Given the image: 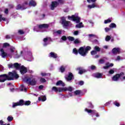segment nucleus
Here are the masks:
<instances>
[{
	"label": "nucleus",
	"instance_id": "obj_1",
	"mask_svg": "<svg viewBox=\"0 0 125 125\" xmlns=\"http://www.w3.org/2000/svg\"><path fill=\"white\" fill-rule=\"evenodd\" d=\"M19 78V75L17 74L16 71L13 72H9L8 75L6 74H3L0 75V83H4L5 81H13L14 79L17 80Z\"/></svg>",
	"mask_w": 125,
	"mask_h": 125
},
{
	"label": "nucleus",
	"instance_id": "obj_2",
	"mask_svg": "<svg viewBox=\"0 0 125 125\" xmlns=\"http://www.w3.org/2000/svg\"><path fill=\"white\" fill-rule=\"evenodd\" d=\"M91 49V47L89 46H87L84 48V47H81L79 48V49L77 50V48H74L73 49V53L74 54H75V55H78L79 53L82 56H86V54L88 53V51Z\"/></svg>",
	"mask_w": 125,
	"mask_h": 125
},
{
	"label": "nucleus",
	"instance_id": "obj_3",
	"mask_svg": "<svg viewBox=\"0 0 125 125\" xmlns=\"http://www.w3.org/2000/svg\"><path fill=\"white\" fill-rule=\"evenodd\" d=\"M25 105V106H29V105H31V101H24L23 100H20L17 103H14L13 104V108H15V107L17 106H23Z\"/></svg>",
	"mask_w": 125,
	"mask_h": 125
},
{
	"label": "nucleus",
	"instance_id": "obj_4",
	"mask_svg": "<svg viewBox=\"0 0 125 125\" xmlns=\"http://www.w3.org/2000/svg\"><path fill=\"white\" fill-rule=\"evenodd\" d=\"M24 81L29 85H36L37 84V81L36 78H32V77H26L24 78Z\"/></svg>",
	"mask_w": 125,
	"mask_h": 125
},
{
	"label": "nucleus",
	"instance_id": "obj_5",
	"mask_svg": "<svg viewBox=\"0 0 125 125\" xmlns=\"http://www.w3.org/2000/svg\"><path fill=\"white\" fill-rule=\"evenodd\" d=\"M67 18L68 20H71L74 22H76V23H80L81 22V18L78 16H76L74 15H72L71 16H67Z\"/></svg>",
	"mask_w": 125,
	"mask_h": 125
},
{
	"label": "nucleus",
	"instance_id": "obj_6",
	"mask_svg": "<svg viewBox=\"0 0 125 125\" xmlns=\"http://www.w3.org/2000/svg\"><path fill=\"white\" fill-rule=\"evenodd\" d=\"M61 20L62 21L61 24H62V26L64 28H65L66 27H68V26L70 24V21H66V18H65V17H62L61 18Z\"/></svg>",
	"mask_w": 125,
	"mask_h": 125
},
{
	"label": "nucleus",
	"instance_id": "obj_7",
	"mask_svg": "<svg viewBox=\"0 0 125 125\" xmlns=\"http://www.w3.org/2000/svg\"><path fill=\"white\" fill-rule=\"evenodd\" d=\"M122 76H125V73L124 72H121L120 74H116L112 77V81L114 82H117L119 81V79H121Z\"/></svg>",
	"mask_w": 125,
	"mask_h": 125
},
{
	"label": "nucleus",
	"instance_id": "obj_8",
	"mask_svg": "<svg viewBox=\"0 0 125 125\" xmlns=\"http://www.w3.org/2000/svg\"><path fill=\"white\" fill-rule=\"evenodd\" d=\"M85 111L86 112H87L88 114H91L92 115H95L97 118L99 117V113H98L97 111H96V110H93L92 109H88L87 108H85Z\"/></svg>",
	"mask_w": 125,
	"mask_h": 125
},
{
	"label": "nucleus",
	"instance_id": "obj_9",
	"mask_svg": "<svg viewBox=\"0 0 125 125\" xmlns=\"http://www.w3.org/2000/svg\"><path fill=\"white\" fill-rule=\"evenodd\" d=\"M59 5V2L57 1H52L51 4V10H54V9L56 8V7H57Z\"/></svg>",
	"mask_w": 125,
	"mask_h": 125
},
{
	"label": "nucleus",
	"instance_id": "obj_10",
	"mask_svg": "<svg viewBox=\"0 0 125 125\" xmlns=\"http://www.w3.org/2000/svg\"><path fill=\"white\" fill-rule=\"evenodd\" d=\"M20 71L21 75H24V74H26L27 72V68L24 66V65H21L20 68Z\"/></svg>",
	"mask_w": 125,
	"mask_h": 125
},
{
	"label": "nucleus",
	"instance_id": "obj_11",
	"mask_svg": "<svg viewBox=\"0 0 125 125\" xmlns=\"http://www.w3.org/2000/svg\"><path fill=\"white\" fill-rule=\"evenodd\" d=\"M76 71H79L78 74L80 75H83V74L85 73L86 70L85 69L83 68L82 67H79L76 68Z\"/></svg>",
	"mask_w": 125,
	"mask_h": 125
},
{
	"label": "nucleus",
	"instance_id": "obj_12",
	"mask_svg": "<svg viewBox=\"0 0 125 125\" xmlns=\"http://www.w3.org/2000/svg\"><path fill=\"white\" fill-rule=\"evenodd\" d=\"M39 29H48L49 25L45 23L40 24L38 25Z\"/></svg>",
	"mask_w": 125,
	"mask_h": 125
},
{
	"label": "nucleus",
	"instance_id": "obj_13",
	"mask_svg": "<svg viewBox=\"0 0 125 125\" xmlns=\"http://www.w3.org/2000/svg\"><path fill=\"white\" fill-rule=\"evenodd\" d=\"M26 8H27V7H25V6H24V4L21 5L20 4H19L17 5V7H16V9L17 10H24V9H26Z\"/></svg>",
	"mask_w": 125,
	"mask_h": 125
},
{
	"label": "nucleus",
	"instance_id": "obj_14",
	"mask_svg": "<svg viewBox=\"0 0 125 125\" xmlns=\"http://www.w3.org/2000/svg\"><path fill=\"white\" fill-rule=\"evenodd\" d=\"M65 79L66 81H67V82H70V81H72L73 79H74V75H73V73H72L71 72H68V75L67 77H66Z\"/></svg>",
	"mask_w": 125,
	"mask_h": 125
},
{
	"label": "nucleus",
	"instance_id": "obj_15",
	"mask_svg": "<svg viewBox=\"0 0 125 125\" xmlns=\"http://www.w3.org/2000/svg\"><path fill=\"white\" fill-rule=\"evenodd\" d=\"M49 57H51V58H54V59H56V58H58V55H57V54L53 52H51L49 53Z\"/></svg>",
	"mask_w": 125,
	"mask_h": 125
},
{
	"label": "nucleus",
	"instance_id": "obj_16",
	"mask_svg": "<svg viewBox=\"0 0 125 125\" xmlns=\"http://www.w3.org/2000/svg\"><path fill=\"white\" fill-rule=\"evenodd\" d=\"M0 51L1 52V56L2 58H5L7 56V53L4 52V50L3 48H1L0 49Z\"/></svg>",
	"mask_w": 125,
	"mask_h": 125
},
{
	"label": "nucleus",
	"instance_id": "obj_17",
	"mask_svg": "<svg viewBox=\"0 0 125 125\" xmlns=\"http://www.w3.org/2000/svg\"><path fill=\"white\" fill-rule=\"evenodd\" d=\"M112 52L113 54H117V53H120V48H114L112 50Z\"/></svg>",
	"mask_w": 125,
	"mask_h": 125
},
{
	"label": "nucleus",
	"instance_id": "obj_18",
	"mask_svg": "<svg viewBox=\"0 0 125 125\" xmlns=\"http://www.w3.org/2000/svg\"><path fill=\"white\" fill-rule=\"evenodd\" d=\"M106 66H104L103 67L104 69H108V68H110V67H113L114 66V63H110L109 62L106 63L105 64Z\"/></svg>",
	"mask_w": 125,
	"mask_h": 125
},
{
	"label": "nucleus",
	"instance_id": "obj_19",
	"mask_svg": "<svg viewBox=\"0 0 125 125\" xmlns=\"http://www.w3.org/2000/svg\"><path fill=\"white\" fill-rule=\"evenodd\" d=\"M56 85H62V86H65V83H64L63 81L60 80L56 83Z\"/></svg>",
	"mask_w": 125,
	"mask_h": 125
},
{
	"label": "nucleus",
	"instance_id": "obj_20",
	"mask_svg": "<svg viewBox=\"0 0 125 125\" xmlns=\"http://www.w3.org/2000/svg\"><path fill=\"white\" fill-rule=\"evenodd\" d=\"M14 68H15L16 70H20L21 68V66L18 62H16L14 63Z\"/></svg>",
	"mask_w": 125,
	"mask_h": 125
},
{
	"label": "nucleus",
	"instance_id": "obj_21",
	"mask_svg": "<svg viewBox=\"0 0 125 125\" xmlns=\"http://www.w3.org/2000/svg\"><path fill=\"white\" fill-rule=\"evenodd\" d=\"M29 5L31 6H36L37 5V2L34 0H31L29 3Z\"/></svg>",
	"mask_w": 125,
	"mask_h": 125
},
{
	"label": "nucleus",
	"instance_id": "obj_22",
	"mask_svg": "<svg viewBox=\"0 0 125 125\" xmlns=\"http://www.w3.org/2000/svg\"><path fill=\"white\" fill-rule=\"evenodd\" d=\"M102 73H97L95 74V78H97V79H101V78H102Z\"/></svg>",
	"mask_w": 125,
	"mask_h": 125
},
{
	"label": "nucleus",
	"instance_id": "obj_23",
	"mask_svg": "<svg viewBox=\"0 0 125 125\" xmlns=\"http://www.w3.org/2000/svg\"><path fill=\"white\" fill-rule=\"evenodd\" d=\"M39 101H42V102H44L46 100V97L45 96H43L42 99V97H39L38 98Z\"/></svg>",
	"mask_w": 125,
	"mask_h": 125
},
{
	"label": "nucleus",
	"instance_id": "obj_24",
	"mask_svg": "<svg viewBox=\"0 0 125 125\" xmlns=\"http://www.w3.org/2000/svg\"><path fill=\"white\" fill-rule=\"evenodd\" d=\"M68 90V89L67 87H59V92H62L63 91H67Z\"/></svg>",
	"mask_w": 125,
	"mask_h": 125
},
{
	"label": "nucleus",
	"instance_id": "obj_25",
	"mask_svg": "<svg viewBox=\"0 0 125 125\" xmlns=\"http://www.w3.org/2000/svg\"><path fill=\"white\" fill-rule=\"evenodd\" d=\"M94 49L95 51H96L97 52H99L101 50V48L99 47V46L96 45L94 47Z\"/></svg>",
	"mask_w": 125,
	"mask_h": 125
},
{
	"label": "nucleus",
	"instance_id": "obj_26",
	"mask_svg": "<svg viewBox=\"0 0 125 125\" xmlns=\"http://www.w3.org/2000/svg\"><path fill=\"white\" fill-rule=\"evenodd\" d=\"M52 90H53L55 92H59V87L57 88V87L53 86L52 88Z\"/></svg>",
	"mask_w": 125,
	"mask_h": 125
},
{
	"label": "nucleus",
	"instance_id": "obj_27",
	"mask_svg": "<svg viewBox=\"0 0 125 125\" xmlns=\"http://www.w3.org/2000/svg\"><path fill=\"white\" fill-rule=\"evenodd\" d=\"M109 28H117V25H116L114 23H111L109 25Z\"/></svg>",
	"mask_w": 125,
	"mask_h": 125
},
{
	"label": "nucleus",
	"instance_id": "obj_28",
	"mask_svg": "<svg viewBox=\"0 0 125 125\" xmlns=\"http://www.w3.org/2000/svg\"><path fill=\"white\" fill-rule=\"evenodd\" d=\"M60 71L61 73H64L65 72V67L63 66H61L60 68Z\"/></svg>",
	"mask_w": 125,
	"mask_h": 125
},
{
	"label": "nucleus",
	"instance_id": "obj_29",
	"mask_svg": "<svg viewBox=\"0 0 125 125\" xmlns=\"http://www.w3.org/2000/svg\"><path fill=\"white\" fill-rule=\"evenodd\" d=\"M67 39L70 42H74V41H75V38H74V37H73L72 36H68V37H67Z\"/></svg>",
	"mask_w": 125,
	"mask_h": 125
},
{
	"label": "nucleus",
	"instance_id": "obj_30",
	"mask_svg": "<svg viewBox=\"0 0 125 125\" xmlns=\"http://www.w3.org/2000/svg\"><path fill=\"white\" fill-rule=\"evenodd\" d=\"M95 6H96V5L94 3L92 4V5H88V8H90V9L94 8V7H95Z\"/></svg>",
	"mask_w": 125,
	"mask_h": 125
},
{
	"label": "nucleus",
	"instance_id": "obj_31",
	"mask_svg": "<svg viewBox=\"0 0 125 125\" xmlns=\"http://www.w3.org/2000/svg\"><path fill=\"white\" fill-rule=\"evenodd\" d=\"M113 104H114V105H115V106H116V107H120V106H121L120 103H118L117 101H115L113 103Z\"/></svg>",
	"mask_w": 125,
	"mask_h": 125
},
{
	"label": "nucleus",
	"instance_id": "obj_32",
	"mask_svg": "<svg viewBox=\"0 0 125 125\" xmlns=\"http://www.w3.org/2000/svg\"><path fill=\"white\" fill-rule=\"evenodd\" d=\"M7 46H10V44L7 42H5L3 44V48L7 47Z\"/></svg>",
	"mask_w": 125,
	"mask_h": 125
},
{
	"label": "nucleus",
	"instance_id": "obj_33",
	"mask_svg": "<svg viewBox=\"0 0 125 125\" xmlns=\"http://www.w3.org/2000/svg\"><path fill=\"white\" fill-rule=\"evenodd\" d=\"M81 42L79 40V39H76L74 41V43L75 44H78V43H80Z\"/></svg>",
	"mask_w": 125,
	"mask_h": 125
},
{
	"label": "nucleus",
	"instance_id": "obj_34",
	"mask_svg": "<svg viewBox=\"0 0 125 125\" xmlns=\"http://www.w3.org/2000/svg\"><path fill=\"white\" fill-rule=\"evenodd\" d=\"M89 106H88V108H89L90 109H93V105H92V104L91 102L88 103Z\"/></svg>",
	"mask_w": 125,
	"mask_h": 125
},
{
	"label": "nucleus",
	"instance_id": "obj_35",
	"mask_svg": "<svg viewBox=\"0 0 125 125\" xmlns=\"http://www.w3.org/2000/svg\"><path fill=\"white\" fill-rule=\"evenodd\" d=\"M54 34H58V35H61L62 34V30H59L57 31H55L54 32Z\"/></svg>",
	"mask_w": 125,
	"mask_h": 125
},
{
	"label": "nucleus",
	"instance_id": "obj_36",
	"mask_svg": "<svg viewBox=\"0 0 125 125\" xmlns=\"http://www.w3.org/2000/svg\"><path fill=\"white\" fill-rule=\"evenodd\" d=\"M7 120L8 122H11V121H13V117L8 116L7 118Z\"/></svg>",
	"mask_w": 125,
	"mask_h": 125
},
{
	"label": "nucleus",
	"instance_id": "obj_37",
	"mask_svg": "<svg viewBox=\"0 0 125 125\" xmlns=\"http://www.w3.org/2000/svg\"><path fill=\"white\" fill-rule=\"evenodd\" d=\"M111 22H112V20L108 19L104 21V24H108V23H111Z\"/></svg>",
	"mask_w": 125,
	"mask_h": 125
},
{
	"label": "nucleus",
	"instance_id": "obj_38",
	"mask_svg": "<svg viewBox=\"0 0 125 125\" xmlns=\"http://www.w3.org/2000/svg\"><path fill=\"white\" fill-rule=\"evenodd\" d=\"M111 40V37L109 35L106 36L105 38L106 42H109Z\"/></svg>",
	"mask_w": 125,
	"mask_h": 125
},
{
	"label": "nucleus",
	"instance_id": "obj_39",
	"mask_svg": "<svg viewBox=\"0 0 125 125\" xmlns=\"http://www.w3.org/2000/svg\"><path fill=\"white\" fill-rule=\"evenodd\" d=\"M81 93V90H76L75 91H74V94L75 95H79V94H80Z\"/></svg>",
	"mask_w": 125,
	"mask_h": 125
},
{
	"label": "nucleus",
	"instance_id": "obj_40",
	"mask_svg": "<svg viewBox=\"0 0 125 125\" xmlns=\"http://www.w3.org/2000/svg\"><path fill=\"white\" fill-rule=\"evenodd\" d=\"M58 2H59V3H60V4H63L64 3V2H65V0H58Z\"/></svg>",
	"mask_w": 125,
	"mask_h": 125
},
{
	"label": "nucleus",
	"instance_id": "obj_41",
	"mask_svg": "<svg viewBox=\"0 0 125 125\" xmlns=\"http://www.w3.org/2000/svg\"><path fill=\"white\" fill-rule=\"evenodd\" d=\"M91 55H95L96 54H97V52L95 50H92L91 51Z\"/></svg>",
	"mask_w": 125,
	"mask_h": 125
},
{
	"label": "nucleus",
	"instance_id": "obj_42",
	"mask_svg": "<svg viewBox=\"0 0 125 125\" xmlns=\"http://www.w3.org/2000/svg\"><path fill=\"white\" fill-rule=\"evenodd\" d=\"M114 73H115V71L113 69H110L108 71V74H109V75H113V74H114Z\"/></svg>",
	"mask_w": 125,
	"mask_h": 125
},
{
	"label": "nucleus",
	"instance_id": "obj_43",
	"mask_svg": "<svg viewBox=\"0 0 125 125\" xmlns=\"http://www.w3.org/2000/svg\"><path fill=\"white\" fill-rule=\"evenodd\" d=\"M18 33L20 34V35H24V34H25V32H24V31L22 30H19L18 31Z\"/></svg>",
	"mask_w": 125,
	"mask_h": 125
},
{
	"label": "nucleus",
	"instance_id": "obj_44",
	"mask_svg": "<svg viewBox=\"0 0 125 125\" xmlns=\"http://www.w3.org/2000/svg\"><path fill=\"white\" fill-rule=\"evenodd\" d=\"M40 82L41 83H46V80L44 78H41Z\"/></svg>",
	"mask_w": 125,
	"mask_h": 125
},
{
	"label": "nucleus",
	"instance_id": "obj_45",
	"mask_svg": "<svg viewBox=\"0 0 125 125\" xmlns=\"http://www.w3.org/2000/svg\"><path fill=\"white\" fill-rule=\"evenodd\" d=\"M76 28H79V29H81V28H83V25H81V24H76Z\"/></svg>",
	"mask_w": 125,
	"mask_h": 125
},
{
	"label": "nucleus",
	"instance_id": "obj_46",
	"mask_svg": "<svg viewBox=\"0 0 125 125\" xmlns=\"http://www.w3.org/2000/svg\"><path fill=\"white\" fill-rule=\"evenodd\" d=\"M62 41H67V37H66V36H63L62 37Z\"/></svg>",
	"mask_w": 125,
	"mask_h": 125
},
{
	"label": "nucleus",
	"instance_id": "obj_47",
	"mask_svg": "<svg viewBox=\"0 0 125 125\" xmlns=\"http://www.w3.org/2000/svg\"><path fill=\"white\" fill-rule=\"evenodd\" d=\"M8 67L9 69H11V68H14V64L12 63L8 64Z\"/></svg>",
	"mask_w": 125,
	"mask_h": 125
},
{
	"label": "nucleus",
	"instance_id": "obj_48",
	"mask_svg": "<svg viewBox=\"0 0 125 125\" xmlns=\"http://www.w3.org/2000/svg\"><path fill=\"white\" fill-rule=\"evenodd\" d=\"M87 2L88 3H90V2H95L96 1V0H87Z\"/></svg>",
	"mask_w": 125,
	"mask_h": 125
},
{
	"label": "nucleus",
	"instance_id": "obj_49",
	"mask_svg": "<svg viewBox=\"0 0 125 125\" xmlns=\"http://www.w3.org/2000/svg\"><path fill=\"white\" fill-rule=\"evenodd\" d=\"M83 83H84V82H83V81H81L79 83V84L80 85H83Z\"/></svg>",
	"mask_w": 125,
	"mask_h": 125
},
{
	"label": "nucleus",
	"instance_id": "obj_50",
	"mask_svg": "<svg viewBox=\"0 0 125 125\" xmlns=\"http://www.w3.org/2000/svg\"><path fill=\"white\" fill-rule=\"evenodd\" d=\"M67 90L68 91H73V88H72V87H68V88H67Z\"/></svg>",
	"mask_w": 125,
	"mask_h": 125
},
{
	"label": "nucleus",
	"instance_id": "obj_51",
	"mask_svg": "<svg viewBox=\"0 0 125 125\" xmlns=\"http://www.w3.org/2000/svg\"><path fill=\"white\" fill-rule=\"evenodd\" d=\"M9 8L11 9V8H13L14 7V5H13V4H10L8 5Z\"/></svg>",
	"mask_w": 125,
	"mask_h": 125
},
{
	"label": "nucleus",
	"instance_id": "obj_52",
	"mask_svg": "<svg viewBox=\"0 0 125 125\" xmlns=\"http://www.w3.org/2000/svg\"><path fill=\"white\" fill-rule=\"evenodd\" d=\"M74 35H75V36H78V35H79V31H75L74 32Z\"/></svg>",
	"mask_w": 125,
	"mask_h": 125
},
{
	"label": "nucleus",
	"instance_id": "obj_53",
	"mask_svg": "<svg viewBox=\"0 0 125 125\" xmlns=\"http://www.w3.org/2000/svg\"><path fill=\"white\" fill-rule=\"evenodd\" d=\"M110 30H111V28H109L108 27H106L105 28V31L106 32H109V31H110Z\"/></svg>",
	"mask_w": 125,
	"mask_h": 125
},
{
	"label": "nucleus",
	"instance_id": "obj_54",
	"mask_svg": "<svg viewBox=\"0 0 125 125\" xmlns=\"http://www.w3.org/2000/svg\"><path fill=\"white\" fill-rule=\"evenodd\" d=\"M99 63H100V64L104 63V60H103V59L100 60H99Z\"/></svg>",
	"mask_w": 125,
	"mask_h": 125
},
{
	"label": "nucleus",
	"instance_id": "obj_55",
	"mask_svg": "<svg viewBox=\"0 0 125 125\" xmlns=\"http://www.w3.org/2000/svg\"><path fill=\"white\" fill-rule=\"evenodd\" d=\"M96 69V66L94 65H91V70H95Z\"/></svg>",
	"mask_w": 125,
	"mask_h": 125
},
{
	"label": "nucleus",
	"instance_id": "obj_56",
	"mask_svg": "<svg viewBox=\"0 0 125 125\" xmlns=\"http://www.w3.org/2000/svg\"><path fill=\"white\" fill-rule=\"evenodd\" d=\"M120 60H121V57L120 56H118L116 59V61H120Z\"/></svg>",
	"mask_w": 125,
	"mask_h": 125
},
{
	"label": "nucleus",
	"instance_id": "obj_57",
	"mask_svg": "<svg viewBox=\"0 0 125 125\" xmlns=\"http://www.w3.org/2000/svg\"><path fill=\"white\" fill-rule=\"evenodd\" d=\"M4 13H5V14H8V9L6 8L5 9Z\"/></svg>",
	"mask_w": 125,
	"mask_h": 125
},
{
	"label": "nucleus",
	"instance_id": "obj_58",
	"mask_svg": "<svg viewBox=\"0 0 125 125\" xmlns=\"http://www.w3.org/2000/svg\"><path fill=\"white\" fill-rule=\"evenodd\" d=\"M120 81H121V82L125 81V76L123 77L122 78H120Z\"/></svg>",
	"mask_w": 125,
	"mask_h": 125
},
{
	"label": "nucleus",
	"instance_id": "obj_59",
	"mask_svg": "<svg viewBox=\"0 0 125 125\" xmlns=\"http://www.w3.org/2000/svg\"><path fill=\"white\" fill-rule=\"evenodd\" d=\"M48 41V38H45L43 39V42H46Z\"/></svg>",
	"mask_w": 125,
	"mask_h": 125
},
{
	"label": "nucleus",
	"instance_id": "obj_60",
	"mask_svg": "<svg viewBox=\"0 0 125 125\" xmlns=\"http://www.w3.org/2000/svg\"><path fill=\"white\" fill-rule=\"evenodd\" d=\"M22 4H24V6H25V5H27V4H28V1H25Z\"/></svg>",
	"mask_w": 125,
	"mask_h": 125
},
{
	"label": "nucleus",
	"instance_id": "obj_61",
	"mask_svg": "<svg viewBox=\"0 0 125 125\" xmlns=\"http://www.w3.org/2000/svg\"><path fill=\"white\" fill-rule=\"evenodd\" d=\"M39 89H42L43 88V85H41L39 86Z\"/></svg>",
	"mask_w": 125,
	"mask_h": 125
},
{
	"label": "nucleus",
	"instance_id": "obj_62",
	"mask_svg": "<svg viewBox=\"0 0 125 125\" xmlns=\"http://www.w3.org/2000/svg\"><path fill=\"white\" fill-rule=\"evenodd\" d=\"M20 56H21V55H19V54H17L16 55V58H20Z\"/></svg>",
	"mask_w": 125,
	"mask_h": 125
},
{
	"label": "nucleus",
	"instance_id": "obj_63",
	"mask_svg": "<svg viewBox=\"0 0 125 125\" xmlns=\"http://www.w3.org/2000/svg\"><path fill=\"white\" fill-rule=\"evenodd\" d=\"M89 37H96V35L94 34H89Z\"/></svg>",
	"mask_w": 125,
	"mask_h": 125
},
{
	"label": "nucleus",
	"instance_id": "obj_64",
	"mask_svg": "<svg viewBox=\"0 0 125 125\" xmlns=\"http://www.w3.org/2000/svg\"><path fill=\"white\" fill-rule=\"evenodd\" d=\"M5 38L7 39H10V36L9 35H6Z\"/></svg>",
	"mask_w": 125,
	"mask_h": 125
}]
</instances>
